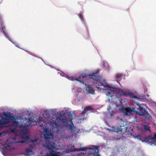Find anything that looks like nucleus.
Wrapping results in <instances>:
<instances>
[{"instance_id":"24","label":"nucleus","mask_w":156,"mask_h":156,"mask_svg":"<svg viewBox=\"0 0 156 156\" xmlns=\"http://www.w3.org/2000/svg\"><path fill=\"white\" fill-rule=\"evenodd\" d=\"M76 151H83V150L82 148H80L79 149H78L77 150H76Z\"/></svg>"},{"instance_id":"26","label":"nucleus","mask_w":156,"mask_h":156,"mask_svg":"<svg viewBox=\"0 0 156 156\" xmlns=\"http://www.w3.org/2000/svg\"><path fill=\"white\" fill-rule=\"evenodd\" d=\"M111 109V107L110 106H109V107H108V110H109Z\"/></svg>"},{"instance_id":"17","label":"nucleus","mask_w":156,"mask_h":156,"mask_svg":"<svg viewBox=\"0 0 156 156\" xmlns=\"http://www.w3.org/2000/svg\"><path fill=\"white\" fill-rule=\"evenodd\" d=\"M31 122L32 121L30 119H28V120L27 121H26L25 123V126L28 127L31 125Z\"/></svg>"},{"instance_id":"15","label":"nucleus","mask_w":156,"mask_h":156,"mask_svg":"<svg viewBox=\"0 0 156 156\" xmlns=\"http://www.w3.org/2000/svg\"><path fill=\"white\" fill-rule=\"evenodd\" d=\"M6 120V118L3 116L1 117V119H0V125L5 124V123Z\"/></svg>"},{"instance_id":"31","label":"nucleus","mask_w":156,"mask_h":156,"mask_svg":"<svg viewBox=\"0 0 156 156\" xmlns=\"http://www.w3.org/2000/svg\"><path fill=\"white\" fill-rule=\"evenodd\" d=\"M7 146L8 147H9L10 146V145H9V144H7Z\"/></svg>"},{"instance_id":"30","label":"nucleus","mask_w":156,"mask_h":156,"mask_svg":"<svg viewBox=\"0 0 156 156\" xmlns=\"http://www.w3.org/2000/svg\"><path fill=\"white\" fill-rule=\"evenodd\" d=\"M57 132H59V131H58V129H57ZM59 133H60V132H59Z\"/></svg>"},{"instance_id":"32","label":"nucleus","mask_w":156,"mask_h":156,"mask_svg":"<svg viewBox=\"0 0 156 156\" xmlns=\"http://www.w3.org/2000/svg\"><path fill=\"white\" fill-rule=\"evenodd\" d=\"M4 28H4V27H3H3H2V30L4 29Z\"/></svg>"},{"instance_id":"28","label":"nucleus","mask_w":156,"mask_h":156,"mask_svg":"<svg viewBox=\"0 0 156 156\" xmlns=\"http://www.w3.org/2000/svg\"><path fill=\"white\" fill-rule=\"evenodd\" d=\"M2 33H3L4 34H5V35L6 34V33H5V31H4L3 30Z\"/></svg>"},{"instance_id":"11","label":"nucleus","mask_w":156,"mask_h":156,"mask_svg":"<svg viewBox=\"0 0 156 156\" xmlns=\"http://www.w3.org/2000/svg\"><path fill=\"white\" fill-rule=\"evenodd\" d=\"M128 96H129V98L133 99V102L134 103L136 104V102H137L136 100L140 99V98L135 96L133 94L131 93L128 92Z\"/></svg>"},{"instance_id":"6","label":"nucleus","mask_w":156,"mask_h":156,"mask_svg":"<svg viewBox=\"0 0 156 156\" xmlns=\"http://www.w3.org/2000/svg\"><path fill=\"white\" fill-rule=\"evenodd\" d=\"M61 116H59L56 117L55 119L54 118H52V122L51 123V126L54 127H56L57 128L60 125V121H61Z\"/></svg>"},{"instance_id":"23","label":"nucleus","mask_w":156,"mask_h":156,"mask_svg":"<svg viewBox=\"0 0 156 156\" xmlns=\"http://www.w3.org/2000/svg\"><path fill=\"white\" fill-rule=\"evenodd\" d=\"M35 146L34 145L32 144H30L29 145V147L31 148H33Z\"/></svg>"},{"instance_id":"7","label":"nucleus","mask_w":156,"mask_h":156,"mask_svg":"<svg viewBox=\"0 0 156 156\" xmlns=\"http://www.w3.org/2000/svg\"><path fill=\"white\" fill-rule=\"evenodd\" d=\"M134 138L142 142H147L148 141L147 137H143L140 134H135L134 136Z\"/></svg>"},{"instance_id":"14","label":"nucleus","mask_w":156,"mask_h":156,"mask_svg":"<svg viewBox=\"0 0 156 156\" xmlns=\"http://www.w3.org/2000/svg\"><path fill=\"white\" fill-rule=\"evenodd\" d=\"M61 121L63 123V125L65 126H68V123L67 121V118H61Z\"/></svg>"},{"instance_id":"22","label":"nucleus","mask_w":156,"mask_h":156,"mask_svg":"<svg viewBox=\"0 0 156 156\" xmlns=\"http://www.w3.org/2000/svg\"><path fill=\"white\" fill-rule=\"evenodd\" d=\"M19 142L22 143H27V140H21L19 141Z\"/></svg>"},{"instance_id":"5","label":"nucleus","mask_w":156,"mask_h":156,"mask_svg":"<svg viewBox=\"0 0 156 156\" xmlns=\"http://www.w3.org/2000/svg\"><path fill=\"white\" fill-rule=\"evenodd\" d=\"M89 153L87 156H101L99 153L98 146H92L89 148Z\"/></svg>"},{"instance_id":"36","label":"nucleus","mask_w":156,"mask_h":156,"mask_svg":"<svg viewBox=\"0 0 156 156\" xmlns=\"http://www.w3.org/2000/svg\"><path fill=\"white\" fill-rule=\"evenodd\" d=\"M16 46L17 47H18V46L17 45Z\"/></svg>"},{"instance_id":"18","label":"nucleus","mask_w":156,"mask_h":156,"mask_svg":"<svg viewBox=\"0 0 156 156\" xmlns=\"http://www.w3.org/2000/svg\"><path fill=\"white\" fill-rule=\"evenodd\" d=\"M73 114H74L73 112H69L68 115V117L70 119L71 122L72 121L73 119Z\"/></svg>"},{"instance_id":"21","label":"nucleus","mask_w":156,"mask_h":156,"mask_svg":"<svg viewBox=\"0 0 156 156\" xmlns=\"http://www.w3.org/2000/svg\"><path fill=\"white\" fill-rule=\"evenodd\" d=\"M37 139L36 138L34 139H30V141L32 143H34L36 142L37 141Z\"/></svg>"},{"instance_id":"27","label":"nucleus","mask_w":156,"mask_h":156,"mask_svg":"<svg viewBox=\"0 0 156 156\" xmlns=\"http://www.w3.org/2000/svg\"><path fill=\"white\" fill-rule=\"evenodd\" d=\"M4 115L6 116V117H7L8 116V115L7 114H5V113L4 114Z\"/></svg>"},{"instance_id":"13","label":"nucleus","mask_w":156,"mask_h":156,"mask_svg":"<svg viewBox=\"0 0 156 156\" xmlns=\"http://www.w3.org/2000/svg\"><path fill=\"white\" fill-rule=\"evenodd\" d=\"M26 153L27 155L31 156L34 154L33 151L30 149H26Z\"/></svg>"},{"instance_id":"34","label":"nucleus","mask_w":156,"mask_h":156,"mask_svg":"<svg viewBox=\"0 0 156 156\" xmlns=\"http://www.w3.org/2000/svg\"><path fill=\"white\" fill-rule=\"evenodd\" d=\"M6 149L5 148V147L3 149Z\"/></svg>"},{"instance_id":"8","label":"nucleus","mask_w":156,"mask_h":156,"mask_svg":"<svg viewBox=\"0 0 156 156\" xmlns=\"http://www.w3.org/2000/svg\"><path fill=\"white\" fill-rule=\"evenodd\" d=\"M148 141L147 142L150 143L151 145H156V134L154 133L153 137H147Z\"/></svg>"},{"instance_id":"10","label":"nucleus","mask_w":156,"mask_h":156,"mask_svg":"<svg viewBox=\"0 0 156 156\" xmlns=\"http://www.w3.org/2000/svg\"><path fill=\"white\" fill-rule=\"evenodd\" d=\"M85 85L86 87V90L88 93L91 94L94 93V90L91 86L86 84H85Z\"/></svg>"},{"instance_id":"9","label":"nucleus","mask_w":156,"mask_h":156,"mask_svg":"<svg viewBox=\"0 0 156 156\" xmlns=\"http://www.w3.org/2000/svg\"><path fill=\"white\" fill-rule=\"evenodd\" d=\"M93 110V108L89 106L86 107L83 110L81 114V115H83L85 112H86L87 113H89L91 112V111Z\"/></svg>"},{"instance_id":"35","label":"nucleus","mask_w":156,"mask_h":156,"mask_svg":"<svg viewBox=\"0 0 156 156\" xmlns=\"http://www.w3.org/2000/svg\"><path fill=\"white\" fill-rule=\"evenodd\" d=\"M12 131L13 132V129L12 130Z\"/></svg>"},{"instance_id":"29","label":"nucleus","mask_w":156,"mask_h":156,"mask_svg":"<svg viewBox=\"0 0 156 156\" xmlns=\"http://www.w3.org/2000/svg\"><path fill=\"white\" fill-rule=\"evenodd\" d=\"M113 115L112 113H111L110 114V115L111 117H112V116Z\"/></svg>"},{"instance_id":"16","label":"nucleus","mask_w":156,"mask_h":156,"mask_svg":"<svg viewBox=\"0 0 156 156\" xmlns=\"http://www.w3.org/2000/svg\"><path fill=\"white\" fill-rule=\"evenodd\" d=\"M72 125H68L67 127H68V128L72 132L73 131V129H74V126L73 125V122L71 121Z\"/></svg>"},{"instance_id":"4","label":"nucleus","mask_w":156,"mask_h":156,"mask_svg":"<svg viewBox=\"0 0 156 156\" xmlns=\"http://www.w3.org/2000/svg\"><path fill=\"white\" fill-rule=\"evenodd\" d=\"M68 79L72 81L76 80L79 81L81 83L84 84L87 79V75L85 73H82L79 75V77L77 78H74L73 76L69 77L67 76Z\"/></svg>"},{"instance_id":"1","label":"nucleus","mask_w":156,"mask_h":156,"mask_svg":"<svg viewBox=\"0 0 156 156\" xmlns=\"http://www.w3.org/2000/svg\"><path fill=\"white\" fill-rule=\"evenodd\" d=\"M89 78L92 79L95 83L98 88H100L104 90L108 91L107 95L108 96V100L109 102H114L116 106L122 105V96L127 97L128 92L122 91H120L118 88L112 87L106 83L105 80L101 79L97 73H92L89 75Z\"/></svg>"},{"instance_id":"33","label":"nucleus","mask_w":156,"mask_h":156,"mask_svg":"<svg viewBox=\"0 0 156 156\" xmlns=\"http://www.w3.org/2000/svg\"><path fill=\"white\" fill-rule=\"evenodd\" d=\"M27 137V139H30L29 138H28V137Z\"/></svg>"},{"instance_id":"12","label":"nucleus","mask_w":156,"mask_h":156,"mask_svg":"<svg viewBox=\"0 0 156 156\" xmlns=\"http://www.w3.org/2000/svg\"><path fill=\"white\" fill-rule=\"evenodd\" d=\"M126 127L124 125L118 126L117 128V132H124L125 130L126 129H127Z\"/></svg>"},{"instance_id":"20","label":"nucleus","mask_w":156,"mask_h":156,"mask_svg":"<svg viewBox=\"0 0 156 156\" xmlns=\"http://www.w3.org/2000/svg\"><path fill=\"white\" fill-rule=\"evenodd\" d=\"M122 76V75L121 74H116L115 77L116 79H119L121 78Z\"/></svg>"},{"instance_id":"3","label":"nucleus","mask_w":156,"mask_h":156,"mask_svg":"<svg viewBox=\"0 0 156 156\" xmlns=\"http://www.w3.org/2000/svg\"><path fill=\"white\" fill-rule=\"evenodd\" d=\"M136 104L135 105L134 108H128L126 110L127 114V113L129 112V114H131L133 112H136L138 114L140 115L144 116L146 119H149L150 115L147 112L145 108L141 107L139 105V103L138 102H136Z\"/></svg>"},{"instance_id":"19","label":"nucleus","mask_w":156,"mask_h":156,"mask_svg":"<svg viewBox=\"0 0 156 156\" xmlns=\"http://www.w3.org/2000/svg\"><path fill=\"white\" fill-rule=\"evenodd\" d=\"M144 129L146 131H150V127L149 126L147 125H144Z\"/></svg>"},{"instance_id":"25","label":"nucleus","mask_w":156,"mask_h":156,"mask_svg":"<svg viewBox=\"0 0 156 156\" xmlns=\"http://www.w3.org/2000/svg\"><path fill=\"white\" fill-rule=\"evenodd\" d=\"M86 118V117H85V116H84V117H83V118H81V120H83L85 119Z\"/></svg>"},{"instance_id":"2","label":"nucleus","mask_w":156,"mask_h":156,"mask_svg":"<svg viewBox=\"0 0 156 156\" xmlns=\"http://www.w3.org/2000/svg\"><path fill=\"white\" fill-rule=\"evenodd\" d=\"M46 133H47V131ZM50 135L49 133L44 135V138L45 140L43 141V145L47 149L50 150V156H57L56 151L52 150H57V145L55 143L54 139L49 137Z\"/></svg>"}]
</instances>
